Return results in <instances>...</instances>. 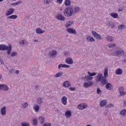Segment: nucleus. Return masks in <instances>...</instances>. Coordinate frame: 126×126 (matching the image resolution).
I'll return each mask as SVG.
<instances>
[{
	"label": "nucleus",
	"mask_w": 126,
	"mask_h": 126,
	"mask_svg": "<svg viewBox=\"0 0 126 126\" xmlns=\"http://www.w3.org/2000/svg\"><path fill=\"white\" fill-rule=\"evenodd\" d=\"M12 50V46L9 44L8 46L5 44H0V51H7V54L8 56L10 55Z\"/></svg>",
	"instance_id": "nucleus-1"
},
{
	"label": "nucleus",
	"mask_w": 126,
	"mask_h": 126,
	"mask_svg": "<svg viewBox=\"0 0 126 126\" xmlns=\"http://www.w3.org/2000/svg\"><path fill=\"white\" fill-rule=\"evenodd\" d=\"M73 9L71 7H67L65 9H64L63 11V14L65 16H67L69 17L70 16H72L73 15Z\"/></svg>",
	"instance_id": "nucleus-2"
},
{
	"label": "nucleus",
	"mask_w": 126,
	"mask_h": 126,
	"mask_svg": "<svg viewBox=\"0 0 126 126\" xmlns=\"http://www.w3.org/2000/svg\"><path fill=\"white\" fill-rule=\"evenodd\" d=\"M111 56H115L119 57V56H123L124 58L126 57V54L125 51L123 50H116L114 52L111 54Z\"/></svg>",
	"instance_id": "nucleus-3"
},
{
	"label": "nucleus",
	"mask_w": 126,
	"mask_h": 126,
	"mask_svg": "<svg viewBox=\"0 0 126 126\" xmlns=\"http://www.w3.org/2000/svg\"><path fill=\"white\" fill-rule=\"evenodd\" d=\"M88 107V105L86 103H81L77 106V109L79 110H84Z\"/></svg>",
	"instance_id": "nucleus-4"
},
{
	"label": "nucleus",
	"mask_w": 126,
	"mask_h": 126,
	"mask_svg": "<svg viewBox=\"0 0 126 126\" xmlns=\"http://www.w3.org/2000/svg\"><path fill=\"white\" fill-rule=\"evenodd\" d=\"M82 79L84 81H89V80H92V79H93V77L90 76V74H88L86 75L85 77H82Z\"/></svg>",
	"instance_id": "nucleus-5"
},
{
	"label": "nucleus",
	"mask_w": 126,
	"mask_h": 126,
	"mask_svg": "<svg viewBox=\"0 0 126 126\" xmlns=\"http://www.w3.org/2000/svg\"><path fill=\"white\" fill-rule=\"evenodd\" d=\"M95 78L96 82H100L104 78V76L101 73H98Z\"/></svg>",
	"instance_id": "nucleus-6"
},
{
	"label": "nucleus",
	"mask_w": 126,
	"mask_h": 126,
	"mask_svg": "<svg viewBox=\"0 0 126 126\" xmlns=\"http://www.w3.org/2000/svg\"><path fill=\"white\" fill-rule=\"evenodd\" d=\"M125 88L124 87H120L118 89V91L120 93V96H125L126 95V93L124 91Z\"/></svg>",
	"instance_id": "nucleus-7"
},
{
	"label": "nucleus",
	"mask_w": 126,
	"mask_h": 126,
	"mask_svg": "<svg viewBox=\"0 0 126 126\" xmlns=\"http://www.w3.org/2000/svg\"><path fill=\"white\" fill-rule=\"evenodd\" d=\"M93 85V82L89 81L88 82H86L83 85L85 88H88V87H91Z\"/></svg>",
	"instance_id": "nucleus-8"
},
{
	"label": "nucleus",
	"mask_w": 126,
	"mask_h": 126,
	"mask_svg": "<svg viewBox=\"0 0 126 126\" xmlns=\"http://www.w3.org/2000/svg\"><path fill=\"white\" fill-rule=\"evenodd\" d=\"M66 31L69 34H73L74 35H76L77 34L76 31L72 28H68L66 29Z\"/></svg>",
	"instance_id": "nucleus-9"
},
{
	"label": "nucleus",
	"mask_w": 126,
	"mask_h": 126,
	"mask_svg": "<svg viewBox=\"0 0 126 126\" xmlns=\"http://www.w3.org/2000/svg\"><path fill=\"white\" fill-rule=\"evenodd\" d=\"M0 90H3V91H8L9 88L6 85L0 84Z\"/></svg>",
	"instance_id": "nucleus-10"
},
{
	"label": "nucleus",
	"mask_w": 126,
	"mask_h": 126,
	"mask_svg": "<svg viewBox=\"0 0 126 126\" xmlns=\"http://www.w3.org/2000/svg\"><path fill=\"white\" fill-rule=\"evenodd\" d=\"M92 33V34L94 36V38L97 39L98 40H101L102 37H101V35L99 34V33H97V32L95 31H93Z\"/></svg>",
	"instance_id": "nucleus-11"
},
{
	"label": "nucleus",
	"mask_w": 126,
	"mask_h": 126,
	"mask_svg": "<svg viewBox=\"0 0 126 126\" xmlns=\"http://www.w3.org/2000/svg\"><path fill=\"white\" fill-rule=\"evenodd\" d=\"M65 62L67 64H72V63H73V60H72V58L68 57L65 59Z\"/></svg>",
	"instance_id": "nucleus-12"
},
{
	"label": "nucleus",
	"mask_w": 126,
	"mask_h": 126,
	"mask_svg": "<svg viewBox=\"0 0 126 126\" xmlns=\"http://www.w3.org/2000/svg\"><path fill=\"white\" fill-rule=\"evenodd\" d=\"M57 54H58L57 51L55 50H53L49 52L48 55L49 57L52 58L53 57H56V56H57Z\"/></svg>",
	"instance_id": "nucleus-13"
},
{
	"label": "nucleus",
	"mask_w": 126,
	"mask_h": 126,
	"mask_svg": "<svg viewBox=\"0 0 126 126\" xmlns=\"http://www.w3.org/2000/svg\"><path fill=\"white\" fill-rule=\"evenodd\" d=\"M14 12V9L11 8L10 9H8L6 13V16H9V15H11Z\"/></svg>",
	"instance_id": "nucleus-14"
},
{
	"label": "nucleus",
	"mask_w": 126,
	"mask_h": 126,
	"mask_svg": "<svg viewBox=\"0 0 126 126\" xmlns=\"http://www.w3.org/2000/svg\"><path fill=\"white\" fill-rule=\"evenodd\" d=\"M108 101L107 100L103 99L100 101L99 106L100 107H105Z\"/></svg>",
	"instance_id": "nucleus-15"
},
{
	"label": "nucleus",
	"mask_w": 126,
	"mask_h": 126,
	"mask_svg": "<svg viewBox=\"0 0 126 126\" xmlns=\"http://www.w3.org/2000/svg\"><path fill=\"white\" fill-rule=\"evenodd\" d=\"M61 101L62 104L65 106L67 104V97L65 96H63L61 99Z\"/></svg>",
	"instance_id": "nucleus-16"
},
{
	"label": "nucleus",
	"mask_w": 126,
	"mask_h": 126,
	"mask_svg": "<svg viewBox=\"0 0 126 126\" xmlns=\"http://www.w3.org/2000/svg\"><path fill=\"white\" fill-rule=\"evenodd\" d=\"M57 19H58V20H61V21H64L65 20V18L63 15L61 14H59L56 16Z\"/></svg>",
	"instance_id": "nucleus-17"
},
{
	"label": "nucleus",
	"mask_w": 126,
	"mask_h": 126,
	"mask_svg": "<svg viewBox=\"0 0 126 126\" xmlns=\"http://www.w3.org/2000/svg\"><path fill=\"white\" fill-rule=\"evenodd\" d=\"M0 113L2 116H5L6 115V107H2L0 110Z\"/></svg>",
	"instance_id": "nucleus-18"
},
{
	"label": "nucleus",
	"mask_w": 126,
	"mask_h": 126,
	"mask_svg": "<svg viewBox=\"0 0 126 126\" xmlns=\"http://www.w3.org/2000/svg\"><path fill=\"white\" fill-rule=\"evenodd\" d=\"M63 85L64 88H68L70 87V82L68 81H66L63 83Z\"/></svg>",
	"instance_id": "nucleus-19"
},
{
	"label": "nucleus",
	"mask_w": 126,
	"mask_h": 126,
	"mask_svg": "<svg viewBox=\"0 0 126 126\" xmlns=\"http://www.w3.org/2000/svg\"><path fill=\"white\" fill-rule=\"evenodd\" d=\"M105 88L107 90H113V85L110 83H107L105 85Z\"/></svg>",
	"instance_id": "nucleus-20"
},
{
	"label": "nucleus",
	"mask_w": 126,
	"mask_h": 126,
	"mask_svg": "<svg viewBox=\"0 0 126 126\" xmlns=\"http://www.w3.org/2000/svg\"><path fill=\"white\" fill-rule=\"evenodd\" d=\"M106 25H108V26H109L112 29H114V28L116 27V25H115V24L110 21L107 22Z\"/></svg>",
	"instance_id": "nucleus-21"
},
{
	"label": "nucleus",
	"mask_w": 126,
	"mask_h": 126,
	"mask_svg": "<svg viewBox=\"0 0 126 126\" xmlns=\"http://www.w3.org/2000/svg\"><path fill=\"white\" fill-rule=\"evenodd\" d=\"M62 67L65 68H68V67H70V66H69V65H67L65 64H62V63L58 65L59 69H61V68H62Z\"/></svg>",
	"instance_id": "nucleus-22"
},
{
	"label": "nucleus",
	"mask_w": 126,
	"mask_h": 126,
	"mask_svg": "<svg viewBox=\"0 0 126 126\" xmlns=\"http://www.w3.org/2000/svg\"><path fill=\"white\" fill-rule=\"evenodd\" d=\"M86 39L87 40L88 42H95V39L90 35H87L86 37Z\"/></svg>",
	"instance_id": "nucleus-23"
},
{
	"label": "nucleus",
	"mask_w": 126,
	"mask_h": 126,
	"mask_svg": "<svg viewBox=\"0 0 126 126\" xmlns=\"http://www.w3.org/2000/svg\"><path fill=\"white\" fill-rule=\"evenodd\" d=\"M44 32H45V31L41 29L40 28L36 29V33L37 34H44Z\"/></svg>",
	"instance_id": "nucleus-24"
},
{
	"label": "nucleus",
	"mask_w": 126,
	"mask_h": 126,
	"mask_svg": "<svg viewBox=\"0 0 126 126\" xmlns=\"http://www.w3.org/2000/svg\"><path fill=\"white\" fill-rule=\"evenodd\" d=\"M71 111L70 110H67L65 113V116L66 118H70L71 117Z\"/></svg>",
	"instance_id": "nucleus-25"
},
{
	"label": "nucleus",
	"mask_w": 126,
	"mask_h": 126,
	"mask_svg": "<svg viewBox=\"0 0 126 126\" xmlns=\"http://www.w3.org/2000/svg\"><path fill=\"white\" fill-rule=\"evenodd\" d=\"M100 81L102 85H106V84L108 83V81L107 80V79L105 77H103Z\"/></svg>",
	"instance_id": "nucleus-26"
},
{
	"label": "nucleus",
	"mask_w": 126,
	"mask_h": 126,
	"mask_svg": "<svg viewBox=\"0 0 126 126\" xmlns=\"http://www.w3.org/2000/svg\"><path fill=\"white\" fill-rule=\"evenodd\" d=\"M33 109L36 112V113H38L39 112V110H40V106L38 104H35L33 106Z\"/></svg>",
	"instance_id": "nucleus-27"
},
{
	"label": "nucleus",
	"mask_w": 126,
	"mask_h": 126,
	"mask_svg": "<svg viewBox=\"0 0 126 126\" xmlns=\"http://www.w3.org/2000/svg\"><path fill=\"white\" fill-rule=\"evenodd\" d=\"M106 40L108 41V42H113L114 41V37L111 36V35H108L106 37Z\"/></svg>",
	"instance_id": "nucleus-28"
},
{
	"label": "nucleus",
	"mask_w": 126,
	"mask_h": 126,
	"mask_svg": "<svg viewBox=\"0 0 126 126\" xmlns=\"http://www.w3.org/2000/svg\"><path fill=\"white\" fill-rule=\"evenodd\" d=\"M115 73L118 75H121V74H123V69L121 68L117 69L115 71Z\"/></svg>",
	"instance_id": "nucleus-29"
},
{
	"label": "nucleus",
	"mask_w": 126,
	"mask_h": 126,
	"mask_svg": "<svg viewBox=\"0 0 126 126\" xmlns=\"http://www.w3.org/2000/svg\"><path fill=\"white\" fill-rule=\"evenodd\" d=\"M120 116L122 117H126V109H123L120 111Z\"/></svg>",
	"instance_id": "nucleus-30"
},
{
	"label": "nucleus",
	"mask_w": 126,
	"mask_h": 126,
	"mask_svg": "<svg viewBox=\"0 0 126 126\" xmlns=\"http://www.w3.org/2000/svg\"><path fill=\"white\" fill-rule=\"evenodd\" d=\"M63 72L61 71V72H58L57 73H56L55 74V77H56V78L61 77L63 76Z\"/></svg>",
	"instance_id": "nucleus-31"
},
{
	"label": "nucleus",
	"mask_w": 126,
	"mask_h": 126,
	"mask_svg": "<svg viewBox=\"0 0 126 126\" xmlns=\"http://www.w3.org/2000/svg\"><path fill=\"white\" fill-rule=\"evenodd\" d=\"M18 16L16 15H12L11 16H9L7 17V19H16L17 18Z\"/></svg>",
	"instance_id": "nucleus-32"
},
{
	"label": "nucleus",
	"mask_w": 126,
	"mask_h": 126,
	"mask_svg": "<svg viewBox=\"0 0 126 126\" xmlns=\"http://www.w3.org/2000/svg\"><path fill=\"white\" fill-rule=\"evenodd\" d=\"M110 15L113 18H118L119 17V15L117 13H111Z\"/></svg>",
	"instance_id": "nucleus-33"
},
{
	"label": "nucleus",
	"mask_w": 126,
	"mask_h": 126,
	"mask_svg": "<svg viewBox=\"0 0 126 126\" xmlns=\"http://www.w3.org/2000/svg\"><path fill=\"white\" fill-rule=\"evenodd\" d=\"M37 103L38 105H41L43 103V99L41 97H38L37 98Z\"/></svg>",
	"instance_id": "nucleus-34"
},
{
	"label": "nucleus",
	"mask_w": 126,
	"mask_h": 126,
	"mask_svg": "<svg viewBox=\"0 0 126 126\" xmlns=\"http://www.w3.org/2000/svg\"><path fill=\"white\" fill-rule=\"evenodd\" d=\"M64 3L66 6H70V4H71V1L70 0H66Z\"/></svg>",
	"instance_id": "nucleus-35"
},
{
	"label": "nucleus",
	"mask_w": 126,
	"mask_h": 126,
	"mask_svg": "<svg viewBox=\"0 0 126 126\" xmlns=\"http://www.w3.org/2000/svg\"><path fill=\"white\" fill-rule=\"evenodd\" d=\"M117 46V44L116 43H110L108 45H107V47L111 49L112 48H115Z\"/></svg>",
	"instance_id": "nucleus-36"
},
{
	"label": "nucleus",
	"mask_w": 126,
	"mask_h": 126,
	"mask_svg": "<svg viewBox=\"0 0 126 126\" xmlns=\"http://www.w3.org/2000/svg\"><path fill=\"white\" fill-rule=\"evenodd\" d=\"M103 77H105V78L106 77H108V68L107 67L106 68V69H104Z\"/></svg>",
	"instance_id": "nucleus-37"
},
{
	"label": "nucleus",
	"mask_w": 126,
	"mask_h": 126,
	"mask_svg": "<svg viewBox=\"0 0 126 126\" xmlns=\"http://www.w3.org/2000/svg\"><path fill=\"white\" fill-rule=\"evenodd\" d=\"M39 120L41 125H43L45 123V119L41 116L39 117Z\"/></svg>",
	"instance_id": "nucleus-38"
},
{
	"label": "nucleus",
	"mask_w": 126,
	"mask_h": 126,
	"mask_svg": "<svg viewBox=\"0 0 126 126\" xmlns=\"http://www.w3.org/2000/svg\"><path fill=\"white\" fill-rule=\"evenodd\" d=\"M32 125L34 126H37V125H38V120H37V119H33L32 120Z\"/></svg>",
	"instance_id": "nucleus-39"
},
{
	"label": "nucleus",
	"mask_w": 126,
	"mask_h": 126,
	"mask_svg": "<svg viewBox=\"0 0 126 126\" xmlns=\"http://www.w3.org/2000/svg\"><path fill=\"white\" fill-rule=\"evenodd\" d=\"M79 10H80V8L78 6H75L74 8V12L75 13H77V12H78V11H79Z\"/></svg>",
	"instance_id": "nucleus-40"
},
{
	"label": "nucleus",
	"mask_w": 126,
	"mask_h": 126,
	"mask_svg": "<svg viewBox=\"0 0 126 126\" xmlns=\"http://www.w3.org/2000/svg\"><path fill=\"white\" fill-rule=\"evenodd\" d=\"M125 28H126V26H125L124 24H121V25H119L118 27L119 30H121V29H125Z\"/></svg>",
	"instance_id": "nucleus-41"
},
{
	"label": "nucleus",
	"mask_w": 126,
	"mask_h": 126,
	"mask_svg": "<svg viewBox=\"0 0 126 126\" xmlns=\"http://www.w3.org/2000/svg\"><path fill=\"white\" fill-rule=\"evenodd\" d=\"M21 2V1H17L16 2L11 3V5H12V6H16V5H18V4H20Z\"/></svg>",
	"instance_id": "nucleus-42"
},
{
	"label": "nucleus",
	"mask_w": 126,
	"mask_h": 126,
	"mask_svg": "<svg viewBox=\"0 0 126 126\" xmlns=\"http://www.w3.org/2000/svg\"><path fill=\"white\" fill-rule=\"evenodd\" d=\"M22 106L23 107L24 109H26L27 107L29 106V104L27 102H24V103L22 104Z\"/></svg>",
	"instance_id": "nucleus-43"
},
{
	"label": "nucleus",
	"mask_w": 126,
	"mask_h": 126,
	"mask_svg": "<svg viewBox=\"0 0 126 126\" xmlns=\"http://www.w3.org/2000/svg\"><path fill=\"white\" fill-rule=\"evenodd\" d=\"M22 126H30V124L28 122H23L21 123Z\"/></svg>",
	"instance_id": "nucleus-44"
},
{
	"label": "nucleus",
	"mask_w": 126,
	"mask_h": 126,
	"mask_svg": "<svg viewBox=\"0 0 126 126\" xmlns=\"http://www.w3.org/2000/svg\"><path fill=\"white\" fill-rule=\"evenodd\" d=\"M88 74H89L90 76H91L92 77L93 76H95V75H96V74H97V73H96V72H92V73H91L90 71H89L88 72Z\"/></svg>",
	"instance_id": "nucleus-45"
},
{
	"label": "nucleus",
	"mask_w": 126,
	"mask_h": 126,
	"mask_svg": "<svg viewBox=\"0 0 126 126\" xmlns=\"http://www.w3.org/2000/svg\"><path fill=\"white\" fill-rule=\"evenodd\" d=\"M114 108V107H115V105H114V104H113L112 103H109L106 106L105 108Z\"/></svg>",
	"instance_id": "nucleus-46"
},
{
	"label": "nucleus",
	"mask_w": 126,
	"mask_h": 126,
	"mask_svg": "<svg viewBox=\"0 0 126 126\" xmlns=\"http://www.w3.org/2000/svg\"><path fill=\"white\" fill-rule=\"evenodd\" d=\"M16 56H17V52H12L11 53V57H12V58H13L14 57H16Z\"/></svg>",
	"instance_id": "nucleus-47"
},
{
	"label": "nucleus",
	"mask_w": 126,
	"mask_h": 126,
	"mask_svg": "<svg viewBox=\"0 0 126 126\" xmlns=\"http://www.w3.org/2000/svg\"><path fill=\"white\" fill-rule=\"evenodd\" d=\"M51 1H52V0H44V4H49V3H50V2H51Z\"/></svg>",
	"instance_id": "nucleus-48"
},
{
	"label": "nucleus",
	"mask_w": 126,
	"mask_h": 126,
	"mask_svg": "<svg viewBox=\"0 0 126 126\" xmlns=\"http://www.w3.org/2000/svg\"><path fill=\"white\" fill-rule=\"evenodd\" d=\"M64 55L65 57H68L69 55H70V52L69 51L68 52H63Z\"/></svg>",
	"instance_id": "nucleus-49"
},
{
	"label": "nucleus",
	"mask_w": 126,
	"mask_h": 126,
	"mask_svg": "<svg viewBox=\"0 0 126 126\" xmlns=\"http://www.w3.org/2000/svg\"><path fill=\"white\" fill-rule=\"evenodd\" d=\"M96 93L97 94H102V91L99 89V88H97Z\"/></svg>",
	"instance_id": "nucleus-50"
},
{
	"label": "nucleus",
	"mask_w": 126,
	"mask_h": 126,
	"mask_svg": "<svg viewBox=\"0 0 126 126\" xmlns=\"http://www.w3.org/2000/svg\"><path fill=\"white\" fill-rule=\"evenodd\" d=\"M71 24H72V22L69 21L68 23L65 24V27H69L71 26Z\"/></svg>",
	"instance_id": "nucleus-51"
},
{
	"label": "nucleus",
	"mask_w": 126,
	"mask_h": 126,
	"mask_svg": "<svg viewBox=\"0 0 126 126\" xmlns=\"http://www.w3.org/2000/svg\"><path fill=\"white\" fill-rule=\"evenodd\" d=\"M15 70L14 69H11L9 70V74H12V73H14Z\"/></svg>",
	"instance_id": "nucleus-52"
},
{
	"label": "nucleus",
	"mask_w": 126,
	"mask_h": 126,
	"mask_svg": "<svg viewBox=\"0 0 126 126\" xmlns=\"http://www.w3.org/2000/svg\"><path fill=\"white\" fill-rule=\"evenodd\" d=\"M69 90H70L71 91H74V90H75V88L71 87L69 89Z\"/></svg>",
	"instance_id": "nucleus-53"
},
{
	"label": "nucleus",
	"mask_w": 126,
	"mask_h": 126,
	"mask_svg": "<svg viewBox=\"0 0 126 126\" xmlns=\"http://www.w3.org/2000/svg\"><path fill=\"white\" fill-rule=\"evenodd\" d=\"M25 43V42H24V40H22V41L19 42L20 45L21 44H23V45H24Z\"/></svg>",
	"instance_id": "nucleus-54"
},
{
	"label": "nucleus",
	"mask_w": 126,
	"mask_h": 126,
	"mask_svg": "<svg viewBox=\"0 0 126 126\" xmlns=\"http://www.w3.org/2000/svg\"><path fill=\"white\" fill-rule=\"evenodd\" d=\"M57 2H58V3L61 4L62 2H63V0H57Z\"/></svg>",
	"instance_id": "nucleus-55"
},
{
	"label": "nucleus",
	"mask_w": 126,
	"mask_h": 126,
	"mask_svg": "<svg viewBox=\"0 0 126 126\" xmlns=\"http://www.w3.org/2000/svg\"><path fill=\"white\" fill-rule=\"evenodd\" d=\"M15 73L16 74H19V70H16Z\"/></svg>",
	"instance_id": "nucleus-56"
},
{
	"label": "nucleus",
	"mask_w": 126,
	"mask_h": 126,
	"mask_svg": "<svg viewBox=\"0 0 126 126\" xmlns=\"http://www.w3.org/2000/svg\"><path fill=\"white\" fill-rule=\"evenodd\" d=\"M118 11H123V8H119L118 9Z\"/></svg>",
	"instance_id": "nucleus-57"
},
{
	"label": "nucleus",
	"mask_w": 126,
	"mask_h": 126,
	"mask_svg": "<svg viewBox=\"0 0 126 126\" xmlns=\"http://www.w3.org/2000/svg\"><path fill=\"white\" fill-rule=\"evenodd\" d=\"M123 103H124V106H125V107H126V100H124V102H123Z\"/></svg>",
	"instance_id": "nucleus-58"
},
{
	"label": "nucleus",
	"mask_w": 126,
	"mask_h": 126,
	"mask_svg": "<svg viewBox=\"0 0 126 126\" xmlns=\"http://www.w3.org/2000/svg\"><path fill=\"white\" fill-rule=\"evenodd\" d=\"M0 63H1V64H3V61H2V60L0 59Z\"/></svg>",
	"instance_id": "nucleus-59"
},
{
	"label": "nucleus",
	"mask_w": 126,
	"mask_h": 126,
	"mask_svg": "<svg viewBox=\"0 0 126 126\" xmlns=\"http://www.w3.org/2000/svg\"><path fill=\"white\" fill-rule=\"evenodd\" d=\"M35 90H38V89H39V87H38V86H35Z\"/></svg>",
	"instance_id": "nucleus-60"
},
{
	"label": "nucleus",
	"mask_w": 126,
	"mask_h": 126,
	"mask_svg": "<svg viewBox=\"0 0 126 126\" xmlns=\"http://www.w3.org/2000/svg\"><path fill=\"white\" fill-rule=\"evenodd\" d=\"M123 63H126V58L124 59L123 61H122Z\"/></svg>",
	"instance_id": "nucleus-61"
},
{
	"label": "nucleus",
	"mask_w": 126,
	"mask_h": 126,
	"mask_svg": "<svg viewBox=\"0 0 126 126\" xmlns=\"http://www.w3.org/2000/svg\"><path fill=\"white\" fill-rule=\"evenodd\" d=\"M2 78V75L0 74V79H1Z\"/></svg>",
	"instance_id": "nucleus-62"
},
{
	"label": "nucleus",
	"mask_w": 126,
	"mask_h": 126,
	"mask_svg": "<svg viewBox=\"0 0 126 126\" xmlns=\"http://www.w3.org/2000/svg\"><path fill=\"white\" fill-rule=\"evenodd\" d=\"M34 42H39V40L38 39H35L34 40Z\"/></svg>",
	"instance_id": "nucleus-63"
},
{
	"label": "nucleus",
	"mask_w": 126,
	"mask_h": 126,
	"mask_svg": "<svg viewBox=\"0 0 126 126\" xmlns=\"http://www.w3.org/2000/svg\"><path fill=\"white\" fill-rule=\"evenodd\" d=\"M25 43L26 45H28V44H29V43H28V42H27V41H26Z\"/></svg>",
	"instance_id": "nucleus-64"
}]
</instances>
